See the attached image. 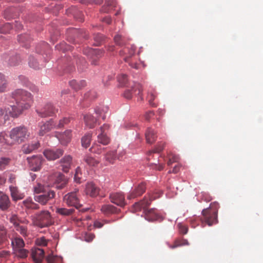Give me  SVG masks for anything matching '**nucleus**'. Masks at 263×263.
I'll use <instances>...</instances> for the list:
<instances>
[{
	"label": "nucleus",
	"instance_id": "obj_1",
	"mask_svg": "<svg viewBox=\"0 0 263 263\" xmlns=\"http://www.w3.org/2000/svg\"><path fill=\"white\" fill-rule=\"evenodd\" d=\"M11 96L16 103V105H11L12 115L13 116L18 117L33 104V96L25 89H17L12 92Z\"/></svg>",
	"mask_w": 263,
	"mask_h": 263
},
{
	"label": "nucleus",
	"instance_id": "obj_2",
	"mask_svg": "<svg viewBox=\"0 0 263 263\" xmlns=\"http://www.w3.org/2000/svg\"><path fill=\"white\" fill-rule=\"evenodd\" d=\"M31 217L33 224L40 228L48 227L53 222L51 214L47 210L37 212Z\"/></svg>",
	"mask_w": 263,
	"mask_h": 263
},
{
	"label": "nucleus",
	"instance_id": "obj_3",
	"mask_svg": "<svg viewBox=\"0 0 263 263\" xmlns=\"http://www.w3.org/2000/svg\"><path fill=\"white\" fill-rule=\"evenodd\" d=\"M219 207L218 202L211 203L209 208L202 211L201 221L211 226L217 222V213Z\"/></svg>",
	"mask_w": 263,
	"mask_h": 263
},
{
	"label": "nucleus",
	"instance_id": "obj_4",
	"mask_svg": "<svg viewBox=\"0 0 263 263\" xmlns=\"http://www.w3.org/2000/svg\"><path fill=\"white\" fill-rule=\"evenodd\" d=\"M30 136V133L27 127L20 126L12 128L9 133V137L12 144H20L24 142Z\"/></svg>",
	"mask_w": 263,
	"mask_h": 263
},
{
	"label": "nucleus",
	"instance_id": "obj_5",
	"mask_svg": "<svg viewBox=\"0 0 263 263\" xmlns=\"http://www.w3.org/2000/svg\"><path fill=\"white\" fill-rule=\"evenodd\" d=\"M156 198V196H153L149 194L148 197H145L143 199L139 202L135 203L132 207L133 212H137L141 211L142 209L145 211L150 204L153 200Z\"/></svg>",
	"mask_w": 263,
	"mask_h": 263
},
{
	"label": "nucleus",
	"instance_id": "obj_6",
	"mask_svg": "<svg viewBox=\"0 0 263 263\" xmlns=\"http://www.w3.org/2000/svg\"><path fill=\"white\" fill-rule=\"evenodd\" d=\"M27 162L31 170L36 172L41 170L44 161L41 156H33L27 158Z\"/></svg>",
	"mask_w": 263,
	"mask_h": 263
},
{
	"label": "nucleus",
	"instance_id": "obj_7",
	"mask_svg": "<svg viewBox=\"0 0 263 263\" xmlns=\"http://www.w3.org/2000/svg\"><path fill=\"white\" fill-rule=\"evenodd\" d=\"M142 91V88L141 84L138 83H134V84L131 86L130 89H128L125 91L124 97L127 99H130L133 95H140L141 100H143V98L141 96Z\"/></svg>",
	"mask_w": 263,
	"mask_h": 263
},
{
	"label": "nucleus",
	"instance_id": "obj_8",
	"mask_svg": "<svg viewBox=\"0 0 263 263\" xmlns=\"http://www.w3.org/2000/svg\"><path fill=\"white\" fill-rule=\"evenodd\" d=\"M54 196L55 193L50 190L41 194L35 195L34 199L36 202L42 205H45L50 200L53 198Z\"/></svg>",
	"mask_w": 263,
	"mask_h": 263
},
{
	"label": "nucleus",
	"instance_id": "obj_9",
	"mask_svg": "<svg viewBox=\"0 0 263 263\" xmlns=\"http://www.w3.org/2000/svg\"><path fill=\"white\" fill-rule=\"evenodd\" d=\"M64 151L60 149H45L43 154L46 159L49 161H53L63 155Z\"/></svg>",
	"mask_w": 263,
	"mask_h": 263
},
{
	"label": "nucleus",
	"instance_id": "obj_10",
	"mask_svg": "<svg viewBox=\"0 0 263 263\" xmlns=\"http://www.w3.org/2000/svg\"><path fill=\"white\" fill-rule=\"evenodd\" d=\"M146 187L144 183H141L132 190L127 196L129 200L136 198L141 196L145 191Z\"/></svg>",
	"mask_w": 263,
	"mask_h": 263
},
{
	"label": "nucleus",
	"instance_id": "obj_11",
	"mask_svg": "<svg viewBox=\"0 0 263 263\" xmlns=\"http://www.w3.org/2000/svg\"><path fill=\"white\" fill-rule=\"evenodd\" d=\"M109 199L112 203L120 206H124L126 204L124 195L121 192L111 193Z\"/></svg>",
	"mask_w": 263,
	"mask_h": 263
},
{
	"label": "nucleus",
	"instance_id": "obj_12",
	"mask_svg": "<svg viewBox=\"0 0 263 263\" xmlns=\"http://www.w3.org/2000/svg\"><path fill=\"white\" fill-rule=\"evenodd\" d=\"M109 128V125L107 124H104L100 128V134L98 136V141L99 143L103 145H107L110 142V139L107 136L106 132Z\"/></svg>",
	"mask_w": 263,
	"mask_h": 263
},
{
	"label": "nucleus",
	"instance_id": "obj_13",
	"mask_svg": "<svg viewBox=\"0 0 263 263\" xmlns=\"http://www.w3.org/2000/svg\"><path fill=\"white\" fill-rule=\"evenodd\" d=\"M79 211H77L76 212V210L73 208H70V209L67 208V216L74 213L76 214V213H78ZM89 218V216H86L85 218H84L82 216H80L79 215L77 217L75 216V215L72 216L71 217V220L78 226V227H82L84 226V223L83 221H84L85 219H88Z\"/></svg>",
	"mask_w": 263,
	"mask_h": 263
},
{
	"label": "nucleus",
	"instance_id": "obj_14",
	"mask_svg": "<svg viewBox=\"0 0 263 263\" xmlns=\"http://www.w3.org/2000/svg\"><path fill=\"white\" fill-rule=\"evenodd\" d=\"M78 191V189H75V191L74 192L69 193L67 199V204L69 206L75 207L77 210L81 206L79 200L77 195V192Z\"/></svg>",
	"mask_w": 263,
	"mask_h": 263
},
{
	"label": "nucleus",
	"instance_id": "obj_15",
	"mask_svg": "<svg viewBox=\"0 0 263 263\" xmlns=\"http://www.w3.org/2000/svg\"><path fill=\"white\" fill-rule=\"evenodd\" d=\"M36 112L42 118L51 116L54 113V108L51 104H46L43 108L36 109Z\"/></svg>",
	"mask_w": 263,
	"mask_h": 263
},
{
	"label": "nucleus",
	"instance_id": "obj_16",
	"mask_svg": "<svg viewBox=\"0 0 263 263\" xmlns=\"http://www.w3.org/2000/svg\"><path fill=\"white\" fill-rule=\"evenodd\" d=\"M31 256L34 263H42L44 257V251L42 249H32Z\"/></svg>",
	"mask_w": 263,
	"mask_h": 263
},
{
	"label": "nucleus",
	"instance_id": "obj_17",
	"mask_svg": "<svg viewBox=\"0 0 263 263\" xmlns=\"http://www.w3.org/2000/svg\"><path fill=\"white\" fill-rule=\"evenodd\" d=\"M40 146L39 141L26 143L23 145L22 151L24 154H28L38 149Z\"/></svg>",
	"mask_w": 263,
	"mask_h": 263
},
{
	"label": "nucleus",
	"instance_id": "obj_18",
	"mask_svg": "<svg viewBox=\"0 0 263 263\" xmlns=\"http://www.w3.org/2000/svg\"><path fill=\"white\" fill-rule=\"evenodd\" d=\"M54 124L52 120H50L48 121L43 123L40 126V128L38 134L40 136H43L47 133L50 132L54 127Z\"/></svg>",
	"mask_w": 263,
	"mask_h": 263
},
{
	"label": "nucleus",
	"instance_id": "obj_19",
	"mask_svg": "<svg viewBox=\"0 0 263 263\" xmlns=\"http://www.w3.org/2000/svg\"><path fill=\"white\" fill-rule=\"evenodd\" d=\"M100 189L92 182L88 183L86 185L85 193L90 197H96L99 193Z\"/></svg>",
	"mask_w": 263,
	"mask_h": 263
},
{
	"label": "nucleus",
	"instance_id": "obj_20",
	"mask_svg": "<svg viewBox=\"0 0 263 263\" xmlns=\"http://www.w3.org/2000/svg\"><path fill=\"white\" fill-rule=\"evenodd\" d=\"M11 202L9 197L0 192V209L5 211L10 206Z\"/></svg>",
	"mask_w": 263,
	"mask_h": 263
},
{
	"label": "nucleus",
	"instance_id": "obj_21",
	"mask_svg": "<svg viewBox=\"0 0 263 263\" xmlns=\"http://www.w3.org/2000/svg\"><path fill=\"white\" fill-rule=\"evenodd\" d=\"M8 219L10 221V222L13 224L14 228L15 226H17V225L18 224H28L29 223L28 220H22L18 217V216L16 214L13 213H12L9 215Z\"/></svg>",
	"mask_w": 263,
	"mask_h": 263
},
{
	"label": "nucleus",
	"instance_id": "obj_22",
	"mask_svg": "<svg viewBox=\"0 0 263 263\" xmlns=\"http://www.w3.org/2000/svg\"><path fill=\"white\" fill-rule=\"evenodd\" d=\"M135 52V47L131 46L130 47H125L122 50L120 51V54L121 55L124 56V60L128 62V59L134 55Z\"/></svg>",
	"mask_w": 263,
	"mask_h": 263
},
{
	"label": "nucleus",
	"instance_id": "obj_23",
	"mask_svg": "<svg viewBox=\"0 0 263 263\" xmlns=\"http://www.w3.org/2000/svg\"><path fill=\"white\" fill-rule=\"evenodd\" d=\"M4 59L10 66H16L21 62V59L17 54L13 55L11 57L6 55H4Z\"/></svg>",
	"mask_w": 263,
	"mask_h": 263
},
{
	"label": "nucleus",
	"instance_id": "obj_24",
	"mask_svg": "<svg viewBox=\"0 0 263 263\" xmlns=\"http://www.w3.org/2000/svg\"><path fill=\"white\" fill-rule=\"evenodd\" d=\"M145 218L149 221L156 220L158 218V215L154 209L146 210L144 211Z\"/></svg>",
	"mask_w": 263,
	"mask_h": 263
},
{
	"label": "nucleus",
	"instance_id": "obj_25",
	"mask_svg": "<svg viewBox=\"0 0 263 263\" xmlns=\"http://www.w3.org/2000/svg\"><path fill=\"white\" fill-rule=\"evenodd\" d=\"M84 120L86 126L89 128H93L96 126L97 119L90 114L84 116Z\"/></svg>",
	"mask_w": 263,
	"mask_h": 263
},
{
	"label": "nucleus",
	"instance_id": "obj_26",
	"mask_svg": "<svg viewBox=\"0 0 263 263\" xmlns=\"http://www.w3.org/2000/svg\"><path fill=\"white\" fill-rule=\"evenodd\" d=\"M22 203L23 205L27 209L36 210L40 209L39 205L33 202L30 197H28L24 200Z\"/></svg>",
	"mask_w": 263,
	"mask_h": 263
},
{
	"label": "nucleus",
	"instance_id": "obj_27",
	"mask_svg": "<svg viewBox=\"0 0 263 263\" xmlns=\"http://www.w3.org/2000/svg\"><path fill=\"white\" fill-rule=\"evenodd\" d=\"M145 135L147 143L152 144L156 141L157 136L155 132L153 129L148 128Z\"/></svg>",
	"mask_w": 263,
	"mask_h": 263
},
{
	"label": "nucleus",
	"instance_id": "obj_28",
	"mask_svg": "<svg viewBox=\"0 0 263 263\" xmlns=\"http://www.w3.org/2000/svg\"><path fill=\"white\" fill-rule=\"evenodd\" d=\"M36 57L33 55H30L29 58V66L33 69H39L44 66L43 63L40 64L36 60Z\"/></svg>",
	"mask_w": 263,
	"mask_h": 263
},
{
	"label": "nucleus",
	"instance_id": "obj_29",
	"mask_svg": "<svg viewBox=\"0 0 263 263\" xmlns=\"http://www.w3.org/2000/svg\"><path fill=\"white\" fill-rule=\"evenodd\" d=\"M10 191L11 192V197L13 200L17 201L23 198V195L20 193L17 187L10 186Z\"/></svg>",
	"mask_w": 263,
	"mask_h": 263
},
{
	"label": "nucleus",
	"instance_id": "obj_30",
	"mask_svg": "<svg viewBox=\"0 0 263 263\" xmlns=\"http://www.w3.org/2000/svg\"><path fill=\"white\" fill-rule=\"evenodd\" d=\"M116 5L117 2L116 0H107L102 10L104 12H109L114 8L116 7Z\"/></svg>",
	"mask_w": 263,
	"mask_h": 263
},
{
	"label": "nucleus",
	"instance_id": "obj_31",
	"mask_svg": "<svg viewBox=\"0 0 263 263\" xmlns=\"http://www.w3.org/2000/svg\"><path fill=\"white\" fill-rule=\"evenodd\" d=\"M8 84V81L6 76L0 72V93H3L6 91Z\"/></svg>",
	"mask_w": 263,
	"mask_h": 263
},
{
	"label": "nucleus",
	"instance_id": "obj_32",
	"mask_svg": "<svg viewBox=\"0 0 263 263\" xmlns=\"http://www.w3.org/2000/svg\"><path fill=\"white\" fill-rule=\"evenodd\" d=\"M69 84L70 86L76 91L81 89L86 85V82L85 81L77 82L74 80L70 81Z\"/></svg>",
	"mask_w": 263,
	"mask_h": 263
},
{
	"label": "nucleus",
	"instance_id": "obj_33",
	"mask_svg": "<svg viewBox=\"0 0 263 263\" xmlns=\"http://www.w3.org/2000/svg\"><path fill=\"white\" fill-rule=\"evenodd\" d=\"M12 245L15 251L18 249L23 248L25 246V243L22 238L16 237L12 240Z\"/></svg>",
	"mask_w": 263,
	"mask_h": 263
},
{
	"label": "nucleus",
	"instance_id": "obj_34",
	"mask_svg": "<svg viewBox=\"0 0 263 263\" xmlns=\"http://www.w3.org/2000/svg\"><path fill=\"white\" fill-rule=\"evenodd\" d=\"M96 113L103 120H105L106 117V115L108 111V108L107 106H102L97 108L95 109Z\"/></svg>",
	"mask_w": 263,
	"mask_h": 263
},
{
	"label": "nucleus",
	"instance_id": "obj_35",
	"mask_svg": "<svg viewBox=\"0 0 263 263\" xmlns=\"http://www.w3.org/2000/svg\"><path fill=\"white\" fill-rule=\"evenodd\" d=\"M26 224H18L14 227L15 230L20 233L23 236H27L28 235V228Z\"/></svg>",
	"mask_w": 263,
	"mask_h": 263
},
{
	"label": "nucleus",
	"instance_id": "obj_36",
	"mask_svg": "<svg viewBox=\"0 0 263 263\" xmlns=\"http://www.w3.org/2000/svg\"><path fill=\"white\" fill-rule=\"evenodd\" d=\"M46 260L47 263H63V258L61 256L53 254L49 255L46 258Z\"/></svg>",
	"mask_w": 263,
	"mask_h": 263
},
{
	"label": "nucleus",
	"instance_id": "obj_37",
	"mask_svg": "<svg viewBox=\"0 0 263 263\" xmlns=\"http://www.w3.org/2000/svg\"><path fill=\"white\" fill-rule=\"evenodd\" d=\"M91 137L92 134L90 133H88L83 136L81 139L82 145L85 148L88 147L90 145Z\"/></svg>",
	"mask_w": 263,
	"mask_h": 263
},
{
	"label": "nucleus",
	"instance_id": "obj_38",
	"mask_svg": "<svg viewBox=\"0 0 263 263\" xmlns=\"http://www.w3.org/2000/svg\"><path fill=\"white\" fill-rule=\"evenodd\" d=\"M116 209V208L112 205L105 204L102 206L101 211L104 214H108L115 212Z\"/></svg>",
	"mask_w": 263,
	"mask_h": 263
},
{
	"label": "nucleus",
	"instance_id": "obj_39",
	"mask_svg": "<svg viewBox=\"0 0 263 263\" xmlns=\"http://www.w3.org/2000/svg\"><path fill=\"white\" fill-rule=\"evenodd\" d=\"M105 148L102 147L99 144L94 143L90 148V151L91 153H96L97 154H101Z\"/></svg>",
	"mask_w": 263,
	"mask_h": 263
},
{
	"label": "nucleus",
	"instance_id": "obj_40",
	"mask_svg": "<svg viewBox=\"0 0 263 263\" xmlns=\"http://www.w3.org/2000/svg\"><path fill=\"white\" fill-rule=\"evenodd\" d=\"M54 178L55 179V183L59 184L62 181H63V183H62L61 185L59 186H57V187L58 188H62L63 187V184L65 183V181L64 180V175L61 174V173H56L54 174Z\"/></svg>",
	"mask_w": 263,
	"mask_h": 263
},
{
	"label": "nucleus",
	"instance_id": "obj_41",
	"mask_svg": "<svg viewBox=\"0 0 263 263\" xmlns=\"http://www.w3.org/2000/svg\"><path fill=\"white\" fill-rule=\"evenodd\" d=\"M11 159L8 157L0 158V170L3 171L9 165Z\"/></svg>",
	"mask_w": 263,
	"mask_h": 263
},
{
	"label": "nucleus",
	"instance_id": "obj_42",
	"mask_svg": "<svg viewBox=\"0 0 263 263\" xmlns=\"http://www.w3.org/2000/svg\"><path fill=\"white\" fill-rule=\"evenodd\" d=\"M115 158V152L114 151L108 152L105 155V159L109 163H113Z\"/></svg>",
	"mask_w": 263,
	"mask_h": 263
},
{
	"label": "nucleus",
	"instance_id": "obj_43",
	"mask_svg": "<svg viewBox=\"0 0 263 263\" xmlns=\"http://www.w3.org/2000/svg\"><path fill=\"white\" fill-rule=\"evenodd\" d=\"M84 161L88 165L91 166H95L99 163V161L89 156H85Z\"/></svg>",
	"mask_w": 263,
	"mask_h": 263
},
{
	"label": "nucleus",
	"instance_id": "obj_44",
	"mask_svg": "<svg viewBox=\"0 0 263 263\" xmlns=\"http://www.w3.org/2000/svg\"><path fill=\"white\" fill-rule=\"evenodd\" d=\"M16 255L20 258H26L28 254V251L23 248L18 249L15 250Z\"/></svg>",
	"mask_w": 263,
	"mask_h": 263
},
{
	"label": "nucleus",
	"instance_id": "obj_45",
	"mask_svg": "<svg viewBox=\"0 0 263 263\" xmlns=\"http://www.w3.org/2000/svg\"><path fill=\"white\" fill-rule=\"evenodd\" d=\"M13 26L9 23H6L0 27V32L2 33H7L12 29Z\"/></svg>",
	"mask_w": 263,
	"mask_h": 263
},
{
	"label": "nucleus",
	"instance_id": "obj_46",
	"mask_svg": "<svg viewBox=\"0 0 263 263\" xmlns=\"http://www.w3.org/2000/svg\"><path fill=\"white\" fill-rule=\"evenodd\" d=\"M82 179V173L81 169L79 167H78L76 169L74 175V180L76 182L78 183H80L81 182Z\"/></svg>",
	"mask_w": 263,
	"mask_h": 263
},
{
	"label": "nucleus",
	"instance_id": "obj_47",
	"mask_svg": "<svg viewBox=\"0 0 263 263\" xmlns=\"http://www.w3.org/2000/svg\"><path fill=\"white\" fill-rule=\"evenodd\" d=\"M114 41L117 45L121 46L125 44L124 38L120 35H116L114 37Z\"/></svg>",
	"mask_w": 263,
	"mask_h": 263
},
{
	"label": "nucleus",
	"instance_id": "obj_48",
	"mask_svg": "<svg viewBox=\"0 0 263 263\" xmlns=\"http://www.w3.org/2000/svg\"><path fill=\"white\" fill-rule=\"evenodd\" d=\"M156 97V96L155 93L152 92L149 93L147 96L148 101L149 104L153 107L156 106V104L153 102V101L155 100Z\"/></svg>",
	"mask_w": 263,
	"mask_h": 263
},
{
	"label": "nucleus",
	"instance_id": "obj_49",
	"mask_svg": "<svg viewBox=\"0 0 263 263\" xmlns=\"http://www.w3.org/2000/svg\"><path fill=\"white\" fill-rule=\"evenodd\" d=\"M118 81L122 86L126 85L127 82V76L124 74H121L118 77Z\"/></svg>",
	"mask_w": 263,
	"mask_h": 263
},
{
	"label": "nucleus",
	"instance_id": "obj_50",
	"mask_svg": "<svg viewBox=\"0 0 263 263\" xmlns=\"http://www.w3.org/2000/svg\"><path fill=\"white\" fill-rule=\"evenodd\" d=\"M110 223L109 220H104L102 221L99 220H95L93 223V226L96 228H101L104 224V223Z\"/></svg>",
	"mask_w": 263,
	"mask_h": 263
},
{
	"label": "nucleus",
	"instance_id": "obj_51",
	"mask_svg": "<svg viewBox=\"0 0 263 263\" xmlns=\"http://www.w3.org/2000/svg\"><path fill=\"white\" fill-rule=\"evenodd\" d=\"M48 191H46L44 187L41 185V184H38L36 186H34V192L36 194H42L44 193V192H47Z\"/></svg>",
	"mask_w": 263,
	"mask_h": 263
},
{
	"label": "nucleus",
	"instance_id": "obj_52",
	"mask_svg": "<svg viewBox=\"0 0 263 263\" xmlns=\"http://www.w3.org/2000/svg\"><path fill=\"white\" fill-rule=\"evenodd\" d=\"M6 233V230L4 227L3 226H0V245L5 240Z\"/></svg>",
	"mask_w": 263,
	"mask_h": 263
},
{
	"label": "nucleus",
	"instance_id": "obj_53",
	"mask_svg": "<svg viewBox=\"0 0 263 263\" xmlns=\"http://www.w3.org/2000/svg\"><path fill=\"white\" fill-rule=\"evenodd\" d=\"M104 39V36L101 34H96L94 36V40L96 41L97 46L100 45Z\"/></svg>",
	"mask_w": 263,
	"mask_h": 263
},
{
	"label": "nucleus",
	"instance_id": "obj_54",
	"mask_svg": "<svg viewBox=\"0 0 263 263\" xmlns=\"http://www.w3.org/2000/svg\"><path fill=\"white\" fill-rule=\"evenodd\" d=\"M168 161H167V165H171L172 164H173L174 162H176L178 160V157L176 155H173L171 154L168 155Z\"/></svg>",
	"mask_w": 263,
	"mask_h": 263
},
{
	"label": "nucleus",
	"instance_id": "obj_55",
	"mask_svg": "<svg viewBox=\"0 0 263 263\" xmlns=\"http://www.w3.org/2000/svg\"><path fill=\"white\" fill-rule=\"evenodd\" d=\"M65 132H64L62 133L57 132L56 133V137L59 139V140L61 142V143H64L65 140L66 135L65 134Z\"/></svg>",
	"mask_w": 263,
	"mask_h": 263
},
{
	"label": "nucleus",
	"instance_id": "obj_56",
	"mask_svg": "<svg viewBox=\"0 0 263 263\" xmlns=\"http://www.w3.org/2000/svg\"><path fill=\"white\" fill-rule=\"evenodd\" d=\"M14 9L13 8H8L6 9L4 13V17L6 18L9 19L11 17H12V15H11V13L13 12Z\"/></svg>",
	"mask_w": 263,
	"mask_h": 263
},
{
	"label": "nucleus",
	"instance_id": "obj_57",
	"mask_svg": "<svg viewBox=\"0 0 263 263\" xmlns=\"http://www.w3.org/2000/svg\"><path fill=\"white\" fill-rule=\"evenodd\" d=\"M95 237V235L92 233H86L84 236V239L86 241L89 242L93 240Z\"/></svg>",
	"mask_w": 263,
	"mask_h": 263
},
{
	"label": "nucleus",
	"instance_id": "obj_58",
	"mask_svg": "<svg viewBox=\"0 0 263 263\" xmlns=\"http://www.w3.org/2000/svg\"><path fill=\"white\" fill-rule=\"evenodd\" d=\"M165 145V143H160L154 151L153 153H160L161 152L164 148Z\"/></svg>",
	"mask_w": 263,
	"mask_h": 263
},
{
	"label": "nucleus",
	"instance_id": "obj_59",
	"mask_svg": "<svg viewBox=\"0 0 263 263\" xmlns=\"http://www.w3.org/2000/svg\"><path fill=\"white\" fill-rule=\"evenodd\" d=\"M178 227L180 230V232L183 234H185L187 232V228L186 226H183L181 224H178Z\"/></svg>",
	"mask_w": 263,
	"mask_h": 263
},
{
	"label": "nucleus",
	"instance_id": "obj_60",
	"mask_svg": "<svg viewBox=\"0 0 263 263\" xmlns=\"http://www.w3.org/2000/svg\"><path fill=\"white\" fill-rule=\"evenodd\" d=\"M184 245V243L182 242V241L180 240H176L175 242L174 245H170V248L171 249H174L177 247L181 246L182 245Z\"/></svg>",
	"mask_w": 263,
	"mask_h": 263
},
{
	"label": "nucleus",
	"instance_id": "obj_61",
	"mask_svg": "<svg viewBox=\"0 0 263 263\" xmlns=\"http://www.w3.org/2000/svg\"><path fill=\"white\" fill-rule=\"evenodd\" d=\"M10 252L6 250H0V258H7L10 256Z\"/></svg>",
	"mask_w": 263,
	"mask_h": 263
},
{
	"label": "nucleus",
	"instance_id": "obj_62",
	"mask_svg": "<svg viewBox=\"0 0 263 263\" xmlns=\"http://www.w3.org/2000/svg\"><path fill=\"white\" fill-rule=\"evenodd\" d=\"M154 116L153 111H148L145 113V119L147 121H149Z\"/></svg>",
	"mask_w": 263,
	"mask_h": 263
},
{
	"label": "nucleus",
	"instance_id": "obj_63",
	"mask_svg": "<svg viewBox=\"0 0 263 263\" xmlns=\"http://www.w3.org/2000/svg\"><path fill=\"white\" fill-rule=\"evenodd\" d=\"M66 123L65 119L64 118L63 119L60 120L59 121V123L57 125V128H61L64 126Z\"/></svg>",
	"mask_w": 263,
	"mask_h": 263
},
{
	"label": "nucleus",
	"instance_id": "obj_64",
	"mask_svg": "<svg viewBox=\"0 0 263 263\" xmlns=\"http://www.w3.org/2000/svg\"><path fill=\"white\" fill-rule=\"evenodd\" d=\"M65 45L64 44H61L59 45H57L55 47L56 48L59 50H61L63 51V52H65Z\"/></svg>",
	"mask_w": 263,
	"mask_h": 263
}]
</instances>
